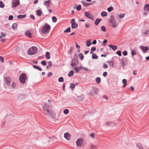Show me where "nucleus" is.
I'll return each mask as SVG.
<instances>
[{"label": "nucleus", "mask_w": 149, "mask_h": 149, "mask_svg": "<svg viewBox=\"0 0 149 149\" xmlns=\"http://www.w3.org/2000/svg\"><path fill=\"white\" fill-rule=\"evenodd\" d=\"M101 30L103 32H105L106 31V27L104 26H102L101 27Z\"/></svg>", "instance_id": "e433bc0d"}, {"label": "nucleus", "mask_w": 149, "mask_h": 149, "mask_svg": "<svg viewBox=\"0 0 149 149\" xmlns=\"http://www.w3.org/2000/svg\"><path fill=\"white\" fill-rule=\"evenodd\" d=\"M92 57L93 59H97L98 58V56L95 54H93L92 55Z\"/></svg>", "instance_id": "7c9ffc66"}, {"label": "nucleus", "mask_w": 149, "mask_h": 149, "mask_svg": "<svg viewBox=\"0 0 149 149\" xmlns=\"http://www.w3.org/2000/svg\"><path fill=\"white\" fill-rule=\"evenodd\" d=\"M83 100L82 96H78L77 97V100L78 101H81Z\"/></svg>", "instance_id": "72a5a7b5"}, {"label": "nucleus", "mask_w": 149, "mask_h": 149, "mask_svg": "<svg viewBox=\"0 0 149 149\" xmlns=\"http://www.w3.org/2000/svg\"><path fill=\"white\" fill-rule=\"evenodd\" d=\"M109 22L111 26L113 28H116L117 26V24L116 22L115 18L113 16H111L109 19Z\"/></svg>", "instance_id": "20e7f679"}, {"label": "nucleus", "mask_w": 149, "mask_h": 149, "mask_svg": "<svg viewBox=\"0 0 149 149\" xmlns=\"http://www.w3.org/2000/svg\"><path fill=\"white\" fill-rule=\"evenodd\" d=\"M70 134L68 132L65 133L64 134V137L67 140H69L71 137Z\"/></svg>", "instance_id": "4468645a"}, {"label": "nucleus", "mask_w": 149, "mask_h": 149, "mask_svg": "<svg viewBox=\"0 0 149 149\" xmlns=\"http://www.w3.org/2000/svg\"><path fill=\"white\" fill-rule=\"evenodd\" d=\"M136 51L135 50H132L131 52L132 56L133 57L134 55H136Z\"/></svg>", "instance_id": "a19ab883"}, {"label": "nucleus", "mask_w": 149, "mask_h": 149, "mask_svg": "<svg viewBox=\"0 0 149 149\" xmlns=\"http://www.w3.org/2000/svg\"><path fill=\"white\" fill-rule=\"evenodd\" d=\"M95 81L97 83L99 84L100 83L101 81V79L100 77H97L95 79Z\"/></svg>", "instance_id": "473e14b6"}, {"label": "nucleus", "mask_w": 149, "mask_h": 149, "mask_svg": "<svg viewBox=\"0 0 149 149\" xmlns=\"http://www.w3.org/2000/svg\"><path fill=\"white\" fill-rule=\"evenodd\" d=\"M149 33V29H147L145 32L143 33V34L144 36H146Z\"/></svg>", "instance_id": "cd10ccee"}, {"label": "nucleus", "mask_w": 149, "mask_h": 149, "mask_svg": "<svg viewBox=\"0 0 149 149\" xmlns=\"http://www.w3.org/2000/svg\"><path fill=\"white\" fill-rule=\"evenodd\" d=\"M123 83L124 84L123 85V88H124L125 86L127 84V81L125 79H123Z\"/></svg>", "instance_id": "bb28decb"}, {"label": "nucleus", "mask_w": 149, "mask_h": 149, "mask_svg": "<svg viewBox=\"0 0 149 149\" xmlns=\"http://www.w3.org/2000/svg\"><path fill=\"white\" fill-rule=\"evenodd\" d=\"M50 0H48L47 1H45L44 2V5L46 6L47 8L49 7V6Z\"/></svg>", "instance_id": "5701e85b"}, {"label": "nucleus", "mask_w": 149, "mask_h": 149, "mask_svg": "<svg viewBox=\"0 0 149 149\" xmlns=\"http://www.w3.org/2000/svg\"><path fill=\"white\" fill-rule=\"evenodd\" d=\"M82 70H85L86 71H89V70L88 68H86L84 67L83 66L82 67Z\"/></svg>", "instance_id": "6e6d98bb"}, {"label": "nucleus", "mask_w": 149, "mask_h": 149, "mask_svg": "<svg viewBox=\"0 0 149 149\" xmlns=\"http://www.w3.org/2000/svg\"><path fill=\"white\" fill-rule=\"evenodd\" d=\"M109 47L111 48L113 50H115L117 49V47L115 45H109Z\"/></svg>", "instance_id": "6ab92c4d"}, {"label": "nucleus", "mask_w": 149, "mask_h": 149, "mask_svg": "<svg viewBox=\"0 0 149 149\" xmlns=\"http://www.w3.org/2000/svg\"><path fill=\"white\" fill-rule=\"evenodd\" d=\"M33 67L35 69L38 70L39 71H42V69L41 68H40V67L37 66L36 65H33Z\"/></svg>", "instance_id": "a211bd4d"}, {"label": "nucleus", "mask_w": 149, "mask_h": 149, "mask_svg": "<svg viewBox=\"0 0 149 149\" xmlns=\"http://www.w3.org/2000/svg\"><path fill=\"white\" fill-rule=\"evenodd\" d=\"M81 3L82 4L83 6L85 7H87L90 4V3H87L83 1H81Z\"/></svg>", "instance_id": "412c9836"}, {"label": "nucleus", "mask_w": 149, "mask_h": 149, "mask_svg": "<svg viewBox=\"0 0 149 149\" xmlns=\"http://www.w3.org/2000/svg\"><path fill=\"white\" fill-rule=\"evenodd\" d=\"M90 26V24H85V26L86 28H89Z\"/></svg>", "instance_id": "338daca9"}, {"label": "nucleus", "mask_w": 149, "mask_h": 149, "mask_svg": "<svg viewBox=\"0 0 149 149\" xmlns=\"http://www.w3.org/2000/svg\"><path fill=\"white\" fill-rule=\"evenodd\" d=\"M13 18V16L12 15H10L9 16V17H8V19L9 20H11Z\"/></svg>", "instance_id": "0e129e2a"}, {"label": "nucleus", "mask_w": 149, "mask_h": 149, "mask_svg": "<svg viewBox=\"0 0 149 149\" xmlns=\"http://www.w3.org/2000/svg\"><path fill=\"white\" fill-rule=\"evenodd\" d=\"M107 63H108L109 65L112 67L113 66V63L112 61H107Z\"/></svg>", "instance_id": "58836bf2"}, {"label": "nucleus", "mask_w": 149, "mask_h": 149, "mask_svg": "<svg viewBox=\"0 0 149 149\" xmlns=\"http://www.w3.org/2000/svg\"><path fill=\"white\" fill-rule=\"evenodd\" d=\"M144 13L145 15H146L147 13H149V4H146L144 8Z\"/></svg>", "instance_id": "9b49d317"}, {"label": "nucleus", "mask_w": 149, "mask_h": 149, "mask_svg": "<svg viewBox=\"0 0 149 149\" xmlns=\"http://www.w3.org/2000/svg\"><path fill=\"white\" fill-rule=\"evenodd\" d=\"M69 110L68 109H65L63 111V113L65 114H67L69 113Z\"/></svg>", "instance_id": "37998d69"}, {"label": "nucleus", "mask_w": 149, "mask_h": 149, "mask_svg": "<svg viewBox=\"0 0 149 149\" xmlns=\"http://www.w3.org/2000/svg\"><path fill=\"white\" fill-rule=\"evenodd\" d=\"M96 48L95 47H93L91 48V52H93V51H95L96 50Z\"/></svg>", "instance_id": "4d7b16f0"}, {"label": "nucleus", "mask_w": 149, "mask_h": 149, "mask_svg": "<svg viewBox=\"0 0 149 149\" xmlns=\"http://www.w3.org/2000/svg\"><path fill=\"white\" fill-rule=\"evenodd\" d=\"M97 147L96 146L91 144L90 147V149H97Z\"/></svg>", "instance_id": "c9c22d12"}, {"label": "nucleus", "mask_w": 149, "mask_h": 149, "mask_svg": "<svg viewBox=\"0 0 149 149\" xmlns=\"http://www.w3.org/2000/svg\"><path fill=\"white\" fill-rule=\"evenodd\" d=\"M50 53L48 52H46L45 56L47 59H49L50 58Z\"/></svg>", "instance_id": "c85d7f7f"}, {"label": "nucleus", "mask_w": 149, "mask_h": 149, "mask_svg": "<svg viewBox=\"0 0 149 149\" xmlns=\"http://www.w3.org/2000/svg\"><path fill=\"white\" fill-rule=\"evenodd\" d=\"M16 84L14 81L12 82V84L10 85V86L11 87L15 89V88Z\"/></svg>", "instance_id": "c756f323"}, {"label": "nucleus", "mask_w": 149, "mask_h": 149, "mask_svg": "<svg viewBox=\"0 0 149 149\" xmlns=\"http://www.w3.org/2000/svg\"><path fill=\"white\" fill-rule=\"evenodd\" d=\"M102 19L99 18H97L95 20V25H98L100 22L101 20Z\"/></svg>", "instance_id": "4be33fe9"}, {"label": "nucleus", "mask_w": 149, "mask_h": 149, "mask_svg": "<svg viewBox=\"0 0 149 149\" xmlns=\"http://www.w3.org/2000/svg\"><path fill=\"white\" fill-rule=\"evenodd\" d=\"M79 56L80 58L81 59V60H82L84 58V56L82 53H80L79 54Z\"/></svg>", "instance_id": "ea45409f"}, {"label": "nucleus", "mask_w": 149, "mask_h": 149, "mask_svg": "<svg viewBox=\"0 0 149 149\" xmlns=\"http://www.w3.org/2000/svg\"><path fill=\"white\" fill-rule=\"evenodd\" d=\"M20 1L19 0H12L11 2L12 7L16 8L19 5Z\"/></svg>", "instance_id": "6e6552de"}, {"label": "nucleus", "mask_w": 149, "mask_h": 149, "mask_svg": "<svg viewBox=\"0 0 149 149\" xmlns=\"http://www.w3.org/2000/svg\"><path fill=\"white\" fill-rule=\"evenodd\" d=\"M123 56H126L127 55V52L126 51H125L123 52Z\"/></svg>", "instance_id": "13d9d810"}, {"label": "nucleus", "mask_w": 149, "mask_h": 149, "mask_svg": "<svg viewBox=\"0 0 149 149\" xmlns=\"http://www.w3.org/2000/svg\"><path fill=\"white\" fill-rule=\"evenodd\" d=\"M91 44V40H87L86 42V45L87 46L89 47Z\"/></svg>", "instance_id": "393cba45"}, {"label": "nucleus", "mask_w": 149, "mask_h": 149, "mask_svg": "<svg viewBox=\"0 0 149 149\" xmlns=\"http://www.w3.org/2000/svg\"><path fill=\"white\" fill-rule=\"evenodd\" d=\"M1 34L2 37H5L6 36V33L4 32H1Z\"/></svg>", "instance_id": "bf43d9fd"}, {"label": "nucleus", "mask_w": 149, "mask_h": 149, "mask_svg": "<svg viewBox=\"0 0 149 149\" xmlns=\"http://www.w3.org/2000/svg\"><path fill=\"white\" fill-rule=\"evenodd\" d=\"M4 81L6 84L8 85H9L10 84L11 81L10 78L9 77H6L4 79Z\"/></svg>", "instance_id": "ddd939ff"}, {"label": "nucleus", "mask_w": 149, "mask_h": 149, "mask_svg": "<svg viewBox=\"0 0 149 149\" xmlns=\"http://www.w3.org/2000/svg\"><path fill=\"white\" fill-rule=\"evenodd\" d=\"M116 54H118L119 56H121V52L120 51H118L116 52Z\"/></svg>", "instance_id": "864d4df0"}, {"label": "nucleus", "mask_w": 149, "mask_h": 149, "mask_svg": "<svg viewBox=\"0 0 149 149\" xmlns=\"http://www.w3.org/2000/svg\"><path fill=\"white\" fill-rule=\"evenodd\" d=\"M26 14L24 15H19L17 16V17L18 19H23L25 18L26 17Z\"/></svg>", "instance_id": "b1692460"}, {"label": "nucleus", "mask_w": 149, "mask_h": 149, "mask_svg": "<svg viewBox=\"0 0 149 149\" xmlns=\"http://www.w3.org/2000/svg\"><path fill=\"white\" fill-rule=\"evenodd\" d=\"M71 26L72 29H76L78 27V25L77 23L75 22V20L74 19H72L71 22Z\"/></svg>", "instance_id": "9d476101"}, {"label": "nucleus", "mask_w": 149, "mask_h": 149, "mask_svg": "<svg viewBox=\"0 0 149 149\" xmlns=\"http://www.w3.org/2000/svg\"><path fill=\"white\" fill-rule=\"evenodd\" d=\"M79 64L78 59L76 58H72L71 61V66L73 68L77 66Z\"/></svg>", "instance_id": "423d86ee"}, {"label": "nucleus", "mask_w": 149, "mask_h": 149, "mask_svg": "<svg viewBox=\"0 0 149 149\" xmlns=\"http://www.w3.org/2000/svg\"><path fill=\"white\" fill-rule=\"evenodd\" d=\"M42 11L40 9H38L36 11L37 15L38 16H40L42 14Z\"/></svg>", "instance_id": "a878e982"}, {"label": "nucleus", "mask_w": 149, "mask_h": 149, "mask_svg": "<svg viewBox=\"0 0 149 149\" xmlns=\"http://www.w3.org/2000/svg\"><path fill=\"white\" fill-rule=\"evenodd\" d=\"M107 72H104V73L103 74V76L104 77H106L107 76Z\"/></svg>", "instance_id": "e2e57ef3"}, {"label": "nucleus", "mask_w": 149, "mask_h": 149, "mask_svg": "<svg viewBox=\"0 0 149 149\" xmlns=\"http://www.w3.org/2000/svg\"><path fill=\"white\" fill-rule=\"evenodd\" d=\"M52 75V72H49V73H48V75H47V76L48 77H50Z\"/></svg>", "instance_id": "774afa93"}, {"label": "nucleus", "mask_w": 149, "mask_h": 149, "mask_svg": "<svg viewBox=\"0 0 149 149\" xmlns=\"http://www.w3.org/2000/svg\"><path fill=\"white\" fill-rule=\"evenodd\" d=\"M38 51V49L36 47H32L30 48L28 51V54L32 55L36 54Z\"/></svg>", "instance_id": "7ed1b4c3"}, {"label": "nucleus", "mask_w": 149, "mask_h": 149, "mask_svg": "<svg viewBox=\"0 0 149 149\" xmlns=\"http://www.w3.org/2000/svg\"><path fill=\"white\" fill-rule=\"evenodd\" d=\"M107 15V12L105 11H103L101 13V15L102 16L104 17L106 16Z\"/></svg>", "instance_id": "2f4dec72"}, {"label": "nucleus", "mask_w": 149, "mask_h": 149, "mask_svg": "<svg viewBox=\"0 0 149 149\" xmlns=\"http://www.w3.org/2000/svg\"><path fill=\"white\" fill-rule=\"evenodd\" d=\"M63 79L62 77H60L58 79V81L60 82H63Z\"/></svg>", "instance_id": "8fccbe9b"}, {"label": "nucleus", "mask_w": 149, "mask_h": 149, "mask_svg": "<svg viewBox=\"0 0 149 149\" xmlns=\"http://www.w3.org/2000/svg\"><path fill=\"white\" fill-rule=\"evenodd\" d=\"M136 145L140 149H143V147L139 143H137Z\"/></svg>", "instance_id": "de8ad7c7"}, {"label": "nucleus", "mask_w": 149, "mask_h": 149, "mask_svg": "<svg viewBox=\"0 0 149 149\" xmlns=\"http://www.w3.org/2000/svg\"><path fill=\"white\" fill-rule=\"evenodd\" d=\"M51 27L47 23H46L42 29V32L44 34L48 33Z\"/></svg>", "instance_id": "f03ea898"}, {"label": "nucleus", "mask_w": 149, "mask_h": 149, "mask_svg": "<svg viewBox=\"0 0 149 149\" xmlns=\"http://www.w3.org/2000/svg\"><path fill=\"white\" fill-rule=\"evenodd\" d=\"M70 27L68 28L67 29L64 31V33L69 32L70 31Z\"/></svg>", "instance_id": "49530a36"}, {"label": "nucleus", "mask_w": 149, "mask_h": 149, "mask_svg": "<svg viewBox=\"0 0 149 149\" xmlns=\"http://www.w3.org/2000/svg\"><path fill=\"white\" fill-rule=\"evenodd\" d=\"M17 24L16 23H14L13 24L12 26V28L13 29H17Z\"/></svg>", "instance_id": "f704fd0d"}, {"label": "nucleus", "mask_w": 149, "mask_h": 149, "mask_svg": "<svg viewBox=\"0 0 149 149\" xmlns=\"http://www.w3.org/2000/svg\"><path fill=\"white\" fill-rule=\"evenodd\" d=\"M82 66H79L78 68L75 67L74 69L76 72L77 73H78L79 72V70L82 69Z\"/></svg>", "instance_id": "dca6fc26"}, {"label": "nucleus", "mask_w": 149, "mask_h": 149, "mask_svg": "<svg viewBox=\"0 0 149 149\" xmlns=\"http://www.w3.org/2000/svg\"><path fill=\"white\" fill-rule=\"evenodd\" d=\"M90 136L93 138H95V134L94 133H91L90 134Z\"/></svg>", "instance_id": "603ef678"}, {"label": "nucleus", "mask_w": 149, "mask_h": 149, "mask_svg": "<svg viewBox=\"0 0 149 149\" xmlns=\"http://www.w3.org/2000/svg\"><path fill=\"white\" fill-rule=\"evenodd\" d=\"M52 20L54 22H56L57 21V18L55 16L52 17Z\"/></svg>", "instance_id": "c03bdc74"}, {"label": "nucleus", "mask_w": 149, "mask_h": 149, "mask_svg": "<svg viewBox=\"0 0 149 149\" xmlns=\"http://www.w3.org/2000/svg\"><path fill=\"white\" fill-rule=\"evenodd\" d=\"M125 15V14H121L119 15V17L120 18H123Z\"/></svg>", "instance_id": "5fc2aeb1"}, {"label": "nucleus", "mask_w": 149, "mask_h": 149, "mask_svg": "<svg viewBox=\"0 0 149 149\" xmlns=\"http://www.w3.org/2000/svg\"><path fill=\"white\" fill-rule=\"evenodd\" d=\"M4 5L3 2L1 1H0V7L1 8H3L4 7Z\"/></svg>", "instance_id": "79ce46f5"}, {"label": "nucleus", "mask_w": 149, "mask_h": 149, "mask_svg": "<svg viewBox=\"0 0 149 149\" xmlns=\"http://www.w3.org/2000/svg\"><path fill=\"white\" fill-rule=\"evenodd\" d=\"M41 64L45 66L46 65V62L45 61H42L41 62Z\"/></svg>", "instance_id": "3c124183"}, {"label": "nucleus", "mask_w": 149, "mask_h": 149, "mask_svg": "<svg viewBox=\"0 0 149 149\" xmlns=\"http://www.w3.org/2000/svg\"><path fill=\"white\" fill-rule=\"evenodd\" d=\"M77 10L79 11L81 9V6L80 5H79L76 7Z\"/></svg>", "instance_id": "a18cd8bd"}, {"label": "nucleus", "mask_w": 149, "mask_h": 149, "mask_svg": "<svg viewBox=\"0 0 149 149\" xmlns=\"http://www.w3.org/2000/svg\"><path fill=\"white\" fill-rule=\"evenodd\" d=\"M0 61L2 63L4 62V59L2 56H0Z\"/></svg>", "instance_id": "680f3d73"}, {"label": "nucleus", "mask_w": 149, "mask_h": 149, "mask_svg": "<svg viewBox=\"0 0 149 149\" xmlns=\"http://www.w3.org/2000/svg\"><path fill=\"white\" fill-rule=\"evenodd\" d=\"M84 140L82 138H79L77 139L76 141V144L77 147H81L84 145L83 143Z\"/></svg>", "instance_id": "0eeeda50"}, {"label": "nucleus", "mask_w": 149, "mask_h": 149, "mask_svg": "<svg viewBox=\"0 0 149 149\" xmlns=\"http://www.w3.org/2000/svg\"><path fill=\"white\" fill-rule=\"evenodd\" d=\"M26 78V75L25 73L21 74L19 77V80L20 83L24 84Z\"/></svg>", "instance_id": "39448f33"}, {"label": "nucleus", "mask_w": 149, "mask_h": 149, "mask_svg": "<svg viewBox=\"0 0 149 149\" xmlns=\"http://www.w3.org/2000/svg\"><path fill=\"white\" fill-rule=\"evenodd\" d=\"M105 124L107 125L114 126L116 125V124L111 121H108L105 123Z\"/></svg>", "instance_id": "2eb2a0df"}, {"label": "nucleus", "mask_w": 149, "mask_h": 149, "mask_svg": "<svg viewBox=\"0 0 149 149\" xmlns=\"http://www.w3.org/2000/svg\"><path fill=\"white\" fill-rule=\"evenodd\" d=\"M85 16L87 18L93 20L94 19L93 15L89 13L88 11L85 12L84 13Z\"/></svg>", "instance_id": "1a4fd4ad"}, {"label": "nucleus", "mask_w": 149, "mask_h": 149, "mask_svg": "<svg viewBox=\"0 0 149 149\" xmlns=\"http://www.w3.org/2000/svg\"><path fill=\"white\" fill-rule=\"evenodd\" d=\"M78 84L77 83H76V84L71 83L70 84V87L72 90H73L75 86L76 85H77Z\"/></svg>", "instance_id": "f3484780"}, {"label": "nucleus", "mask_w": 149, "mask_h": 149, "mask_svg": "<svg viewBox=\"0 0 149 149\" xmlns=\"http://www.w3.org/2000/svg\"><path fill=\"white\" fill-rule=\"evenodd\" d=\"M113 10V8L111 6L108 8L107 10L109 12H111Z\"/></svg>", "instance_id": "09e8293b"}, {"label": "nucleus", "mask_w": 149, "mask_h": 149, "mask_svg": "<svg viewBox=\"0 0 149 149\" xmlns=\"http://www.w3.org/2000/svg\"><path fill=\"white\" fill-rule=\"evenodd\" d=\"M30 17L32 19L34 20L35 19V17L33 15H30Z\"/></svg>", "instance_id": "69168bd1"}, {"label": "nucleus", "mask_w": 149, "mask_h": 149, "mask_svg": "<svg viewBox=\"0 0 149 149\" xmlns=\"http://www.w3.org/2000/svg\"><path fill=\"white\" fill-rule=\"evenodd\" d=\"M50 106L47 104L44 105L43 107V110L45 114L52 118H54L53 114H54V112L52 110L50 109Z\"/></svg>", "instance_id": "f257e3e1"}, {"label": "nucleus", "mask_w": 149, "mask_h": 149, "mask_svg": "<svg viewBox=\"0 0 149 149\" xmlns=\"http://www.w3.org/2000/svg\"><path fill=\"white\" fill-rule=\"evenodd\" d=\"M74 73L73 71L72 70H71L68 73V76L70 77H71V76H72L73 75Z\"/></svg>", "instance_id": "4c0bfd02"}, {"label": "nucleus", "mask_w": 149, "mask_h": 149, "mask_svg": "<svg viewBox=\"0 0 149 149\" xmlns=\"http://www.w3.org/2000/svg\"><path fill=\"white\" fill-rule=\"evenodd\" d=\"M103 67L104 68H107L108 67V66L107 64L104 63L103 64Z\"/></svg>", "instance_id": "052dcab7"}, {"label": "nucleus", "mask_w": 149, "mask_h": 149, "mask_svg": "<svg viewBox=\"0 0 149 149\" xmlns=\"http://www.w3.org/2000/svg\"><path fill=\"white\" fill-rule=\"evenodd\" d=\"M25 34L29 38L31 37V33L29 31H27L25 32Z\"/></svg>", "instance_id": "aec40b11"}, {"label": "nucleus", "mask_w": 149, "mask_h": 149, "mask_svg": "<svg viewBox=\"0 0 149 149\" xmlns=\"http://www.w3.org/2000/svg\"><path fill=\"white\" fill-rule=\"evenodd\" d=\"M140 48L144 53L146 52L149 50V47L148 46L145 47L143 46H141L140 47Z\"/></svg>", "instance_id": "f8f14e48"}]
</instances>
